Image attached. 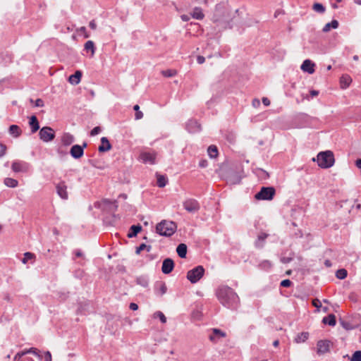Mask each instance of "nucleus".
I'll list each match as a JSON object with an SVG mask.
<instances>
[{"instance_id": "nucleus-1", "label": "nucleus", "mask_w": 361, "mask_h": 361, "mask_svg": "<svg viewBox=\"0 0 361 361\" xmlns=\"http://www.w3.org/2000/svg\"><path fill=\"white\" fill-rule=\"evenodd\" d=\"M216 296L219 302L226 307L236 310L240 303L237 293L228 286H221L216 290Z\"/></svg>"}, {"instance_id": "nucleus-2", "label": "nucleus", "mask_w": 361, "mask_h": 361, "mask_svg": "<svg viewBox=\"0 0 361 361\" xmlns=\"http://www.w3.org/2000/svg\"><path fill=\"white\" fill-rule=\"evenodd\" d=\"M212 20L219 27V31L228 27L231 28L227 3L221 2L216 5Z\"/></svg>"}, {"instance_id": "nucleus-3", "label": "nucleus", "mask_w": 361, "mask_h": 361, "mask_svg": "<svg viewBox=\"0 0 361 361\" xmlns=\"http://www.w3.org/2000/svg\"><path fill=\"white\" fill-rule=\"evenodd\" d=\"M314 161L317 160L318 166L322 169H328L331 167L335 161L334 154L331 151H325L319 152L317 159L313 158Z\"/></svg>"}, {"instance_id": "nucleus-4", "label": "nucleus", "mask_w": 361, "mask_h": 361, "mask_svg": "<svg viewBox=\"0 0 361 361\" xmlns=\"http://www.w3.org/2000/svg\"><path fill=\"white\" fill-rule=\"evenodd\" d=\"M177 226L173 221L163 220L156 226V231L161 236L170 237L176 231Z\"/></svg>"}, {"instance_id": "nucleus-5", "label": "nucleus", "mask_w": 361, "mask_h": 361, "mask_svg": "<svg viewBox=\"0 0 361 361\" xmlns=\"http://www.w3.org/2000/svg\"><path fill=\"white\" fill-rule=\"evenodd\" d=\"M204 269L202 266L199 265L195 268L189 270L187 273V279L191 283H196L198 282L204 276Z\"/></svg>"}, {"instance_id": "nucleus-6", "label": "nucleus", "mask_w": 361, "mask_h": 361, "mask_svg": "<svg viewBox=\"0 0 361 361\" xmlns=\"http://www.w3.org/2000/svg\"><path fill=\"white\" fill-rule=\"evenodd\" d=\"M275 189L273 187H262L261 190L255 194V198L258 200H271L275 195Z\"/></svg>"}, {"instance_id": "nucleus-7", "label": "nucleus", "mask_w": 361, "mask_h": 361, "mask_svg": "<svg viewBox=\"0 0 361 361\" xmlns=\"http://www.w3.org/2000/svg\"><path fill=\"white\" fill-rule=\"evenodd\" d=\"M39 139L44 142H51L56 137L55 131L49 126L42 127L39 132Z\"/></svg>"}, {"instance_id": "nucleus-8", "label": "nucleus", "mask_w": 361, "mask_h": 361, "mask_svg": "<svg viewBox=\"0 0 361 361\" xmlns=\"http://www.w3.org/2000/svg\"><path fill=\"white\" fill-rule=\"evenodd\" d=\"M12 170L16 173H25L30 169V164L24 161H14L11 165Z\"/></svg>"}, {"instance_id": "nucleus-9", "label": "nucleus", "mask_w": 361, "mask_h": 361, "mask_svg": "<svg viewBox=\"0 0 361 361\" xmlns=\"http://www.w3.org/2000/svg\"><path fill=\"white\" fill-rule=\"evenodd\" d=\"M56 187V191L57 195L62 199V200H68V193L67 191V185L64 180H61L58 183L55 185Z\"/></svg>"}, {"instance_id": "nucleus-10", "label": "nucleus", "mask_w": 361, "mask_h": 361, "mask_svg": "<svg viewBox=\"0 0 361 361\" xmlns=\"http://www.w3.org/2000/svg\"><path fill=\"white\" fill-rule=\"evenodd\" d=\"M87 147V143L84 142L82 145H74L71 147L70 154L75 159H80L84 154V149Z\"/></svg>"}, {"instance_id": "nucleus-11", "label": "nucleus", "mask_w": 361, "mask_h": 361, "mask_svg": "<svg viewBox=\"0 0 361 361\" xmlns=\"http://www.w3.org/2000/svg\"><path fill=\"white\" fill-rule=\"evenodd\" d=\"M183 207L188 212L195 213L200 209V206L196 200L188 199L183 202Z\"/></svg>"}, {"instance_id": "nucleus-12", "label": "nucleus", "mask_w": 361, "mask_h": 361, "mask_svg": "<svg viewBox=\"0 0 361 361\" xmlns=\"http://www.w3.org/2000/svg\"><path fill=\"white\" fill-rule=\"evenodd\" d=\"M140 159L144 164H154L156 153L154 152H143L140 154Z\"/></svg>"}, {"instance_id": "nucleus-13", "label": "nucleus", "mask_w": 361, "mask_h": 361, "mask_svg": "<svg viewBox=\"0 0 361 361\" xmlns=\"http://www.w3.org/2000/svg\"><path fill=\"white\" fill-rule=\"evenodd\" d=\"M185 128L190 133H196L201 130V125L197 121L190 119L186 123Z\"/></svg>"}, {"instance_id": "nucleus-14", "label": "nucleus", "mask_w": 361, "mask_h": 361, "mask_svg": "<svg viewBox=\"0 0 361 361\" xmlns=\"http://www.w3.org/2000/svg\"><path fill=\"white\" fill-rule=\"evenodd\" d=\"M174 268L173 260L171 258L164 259L161 266V271L165 274H170Z\"/></svg>"}, {"instance_id": "nucleus-15", "label": "nucleus", "mask_w": 361, "mask_h": 361, "mask_svg": "<svg viewBox=\"0 0 361 361\" xmlns=\"http://www.w3.org/2000/svg\"><path fill=\"white\" fill-rule=\"evenodd\" d=\"M314 63L312 62V61L306 59L303 61L300 68L304 72L312 74L314 72Z\"/></svg>"}, {"instance_id": "nucleus-16", "label": "nucleus", "mask_w": 361, "mask_h": 361, "mask_svg": "<svg viewBox=\"0 0 361 361\" xmlns=\"http://www.w3.org/2000/svg\"><path fill=\"white\" fill-rule=\"evenodd\" d=\"M317 352L318 353H326L329 350L330 342L328 341H319L317 342Z\"/></svg>"}, {"instance_id": "nucleus-17", "label": "nucleus", "mask_w": 361, "mask_h": 361, "mask_svg": "<svg viewBox=\"0 0 361 361\" xmlns=\"http://www.w3.org/2000/svg\"><path fill=\"white\" fill-rule=\"evenodd\" d=\"M111 149V145L110 144L109 140L106 137H102L101 138V145L98 147V151L99 152H105Z\"/></svg>"}, {"instance_id": "nucleus-18", "label": "nucleus", "mask_w": 361, "mask_h": 361, "mask_svg": "<svg viewBox=\"0 0 361 361\" xmlns=\"http://www.w3.org/2000/svg\"><path fill=\"white\" fill-rule=\"evenodd\" d=\"M29 126L32 133H36L39 129V124L36 116L32 115L29 118Z\"/></svg>"}, {"instance_id": "nucleus-19", "label": "nucleus", "mask_w": 361, "mask_h": 361, "mask_svg": "<svg viewBox=\"0 0 361 361\" xmlns=\"http://www.w3.org/2000/svg\"><path fill=\"white\" fill-rule=\"evenodd\" d=\"M166 290L167 288L165 283L159 281L155 284L154 291L157 295L162 296L166 293Z\"/></svg>"}, {"instance_id": "nucleus-20", "label": "nucleus", "mask_w": 361, "mask_h": 361, "mask_svg": "<svg viewBox=\"0 0 361 361\" xmlns=\"http://www.w3.org/2000/svg\"><path fill=\"white\" fill-rule=\"evenodd\" d=\"M75 141L73 135L69 133H64L61 137V142L64 146H69Z\"/></svg>"}, {"instance_id": "nucleus-21", "label": "nucleus", "mask_w": 361, "mask_h": 361, "mask_svg": "<svg viewBox=\"0 0 361 361\" xmlns=\"http://www.w3.org/2000/svg\"><path fill=\"white\" fill-rule=\"evenodd\" d=\"M226 336V334L218 329H214L212 334L209 335V338L212 342H216V338H223Z\"/></svg>"}, {"instance_id": "nucleus-22", "label": "nucleus", "mask_w": 361, "mask_h": 361, "mask_svg": "<svg viewBox=\"0 0 361 361\" xmlns=\"http://www.w3.org/2000/svg\"><path fill=\"white\" fill-rule=\"evenodd\" d=\"M82 72L76 71L74 74L69 76L68 82L72 85H78L80 82Z\"/></svg>"}, {"instance_id": "nucleus-23", "label": "nucleus", "mask_w": 361, "mask_h": 361, "mask_svg": "<svg viewBox=\"0 0 361 361\" xmlns=\"http://www.w3.org/2000/svg\"><path fill=\"white\" fill-rule=\"evenodd\" d=\"M187 250V245L184 243L179 244L176 247V252L180 258L186 257Z\"/></svg>"}, {"instance_id": "nucleus-24", "label": "nucleus", "mask_w": 361, "mask_h": 361, "mask_svg": "<svg viewBox=\"0 0 361 361\" xmlns=\"http://www.w3.org/2000/svg\"><path fill=\"white\" fill-rule=\"evenodd\" d=\"M142 230V226L140 224L133 225L130 228V231L128 233V237L132 238L135 237L137 233Z\"/></svg>"}, {"instance_id": "nucleus-25", "label": "nucleus", "mask_w": 361, "mask_h": 361, "mask_svg": "<svg viewBox=\"0 0 361 361\" xmlns=\"http://www.w3.org/2000/svg\"><path fill=\"white\" fill-rule=\"evenodd\" d=\"M322 323L328 324L331 326H334L336 324V316L334 314H330L322 319Z\"/></svg>"}, {"instance_id": "nucleus-26", "label": "nucleus", "mask_w": 361, "mask_h": 361, "mask_svg": "<svg viewBox=\"0 0 361 361\" xmlns=\"http://www.w3.org/2000/svg\"><path fill=\"white\" fill-rule=\"evenodd\" d=\"M8 132L12 136L18 137L21 135L22 130L18 126L11 125L9 127Z\"/></svg>"}, {"instance_id": "nucleus-27", "label": "nucleus", "mask_w": 361, "mask_h": 361, "mask_svg": "<svg viewBox=\"0 0 361 361\" xmlns=\"http://www.w3.org/2000/svg\"><path fill=\"white\" fill-rule=\"evenodd\" d=\"M22 352L23 353L25 356L27 354L32 353V354L35 355V356H37L39 360H42L43 359V356L41 355L40 351L36 348H30L29 349H25V350H22Z\"/></svg>"}, {"instance_id": "nucleus-28", "label": "nucleus", "mask_w": 361, "mask_h": 361, "mask_svg": "<svg viewBox=\"0 0 361 361\" xmlns=\"http://www.w3.org/2000/svg\"><path fill=\"white\" fill-rule=\"evenodd\" d=\"M338 25H339V23H338V20H333L331 22L326 23L324 26L322 31L324 32H328L329 31L331 30V28H333V29L338 28Z\"/></svg>"}, {"instance_id": "nucleus-29", "label": "nucleus", "mask_w": 361, "mask_h": 361, "mask_svg": "<svg viewBox=\"0 0 361 361\" xmlns=\"http://www.w3.org/2000/svg\"><path fill=\"white\" fill-rule=\"evenodd\" d=\"M191 15L193 18L197 20H202L204 17L202 10L200 7H195Z\"/></svg>"}, {"instance_id": "nucleus-30", "label": "nucleus", "mask_w": 361, "mask_h": 361, "mask_svg": "<svg viewBox=\"0 0 361 361\" xmlns=\"http://www.w3.org/2000/svg\"><path fill=\"white\" fill-rule=\"evenodd\" d=\"M268 234L262 233L257 236V239L255 241V246L257 247L262 248L264 246V240L268 237Z\"/></svg>"}, {"instance_id": "nucleus-31", "label": "nucleus", "mask_w": 361, "mask_h": 361, "mask_svg": "<svg viewBox=\"0 0 361 361\" xmlns=\"http://www.w3.org/2000/svg\"><path fill=\"white\" fill-rule=\"evenodd\" d=\"M351 81H352V79L350 78V77L349 75H342L340 79L341 87L343 89L347 88L350 85Z\"/></svg>"}, {"instance_id": "nucleus-32", "label": "nucleus", "mask_w": 361, "mask_h": 361, "mask_svg": "<svg viewBox=\"0 0 361 361\" xmlns=\"http://www.w3.org/2000/svg\"><path fill=\"white\" fill-rule=\"evenodd\" d=\"M84 51H91V55L93 56L95 52L94 43L92 40L87 41L84 45Z\"/></svg>"}, {"instance_id": "nucleus-33", "label": "nucleus", "mask_w": 361, "mask_h": 361, "mask_svg": "<svg viewBox=\"0 0 361 361\" xmlns=\"http://www.w3.org/2000/svg\"><path fill=\"white\" fill-rule=\"evenodd\" d=\"M157 184L158 187L164 188L166 185V184L168 183V178L166 176L157 174Z\"/></svg>"}, {"instance_id": "nucleus-34", "label": "nucleus", "mask_w": 361, "mask_h": 361, "mask_svg": "<svg viewBox=\"0 0 361 361\" xmlns=\"http://www.w3.org/2000/svg\"><path fill=\"white\" fill-rule=\"evenodd\" d=\"M241 178L235 172H233L228 178V180L231 184H238L240 183Z\"/></svg>"}, {"instance_id": "nucleus-35", "label": "nucleus", "mask_w": 361, "mask_h": 361, "mask_svg": "<svg viewBox=\"0 0 361 361\" xmlns=\"http://www.w3.org/2000/svg\"><path fill=\"white\" fill-rule=\"evenodd\" d=\"M207 153L209 157L212 159L217 157L219 152L216 146L213 145H210L207 149Z\"/></svg>"}, {"instance_id": "nucleus-36", "label": "nucleus", "mask_w": 361, "mask_h": 361, "mask_svg": "<svg viewBox=\"0 0 361 361\" xmlns=\"http://www.w3.org/2000/svg\"><path fill=\"white\" fill-rule=\"evenodd\" d=\"M4 183L9 188H16L18 185V182L17 180L12 178H6L4 180Z\"/></svg>"}, {"instance_id": "nucleus-37", "label": "nucleus", "mask_w": 361, "mask_h": 361, "mask_svg": "<svg viewBox=\"0 0 361 361\" xmlns=\"http://www.w3.org/2000/svg\"><path fill=\"white\" fill-rule=\"evenodd\" d=\"M309 337V334L307 332H302L300 334H298L295 338V341L296 343H302L305 342Z\"/></svg>"}, {"instance_id": "nucleus-38", "label": "nucleus", "mask_w": 361, "mask_h": 361, "mask_svg": "<svg viewBox=\"0 0 361 361\" xmlns=\"http://www.w3.org/2000/svg\"><path fill=\"white\" fill-rule=\"evenodd\" d=\"M271 266H272L271 262L267 259L262 261L258 265L259 269L266 270V271L270 269Z\"/></svg>"}, {"instance_id": "nucleus-39", "label": "nucleus", "mask_w": 361, "mask_h": 361, "mask_svg": "<svg viewBox=\"0 0 361 361\" xmlns=\"http://www.w3.org/2000/svg\"><path fill=\"white\" fill-rule=\"evenodd\" d=\"M312 9L319 13H324L325 12V7L320 3H315L313 4Z\"/></svg>"}, {"instance_id": "nucleus-40", "label": "nucleus", "mask_w": 361, "mask_h": 361, "mask_svg": "<svg viewBox=\"0 0 361 361\" xmlns=\"http://www.w3.org/2000/svg\"><path fill=\"white\" fill-rule=\"evenodd\" d=\"M348 272L347 270L345 269H338L336 272V276L338 279H344L347 277Z\"/></svg>"}, {"instance_id": "nucleus-41", "label": "nucleus", "mask_w": 361, "mask_h": 361, "mask_svg": "<svg viewBox=\"0 0 361 361\" xmlns=\"http://www.w3.org/2000/svg\"><path fill=\"white\" fill-rule=\"evenodd\" d=\"M146 250L147 252H150L152 250L151 245H147L145 243H142L139 247L136 248L135 253L140 254L142 250Z\"/></svg>"}, {"instance_id": "nucleus-42", "label": "nucleus", "mask_w": 361, "mask_h": 361, "mask_svg": "<svg viewBox=\"0 0 361 361\" xmlns=\"http://www.w3.org/2000/svg\"><path fill=\"white\" fill-rule=\"evenodd\" d=\"M162 75L166 78H171L176 75V71L173 69H167L161 71Z\"/></svg>"}, {"instance_id": "nucleus-43", "label": "nucleus", "mask_w": 361, "mask_h": 361, "mask_svg": "<svg viewBox=\"0 0 361 361\" xmlns=\"http://www.w3.org/2000/svg\"><path fill=\"white\" fill-rule=\"evenodd\" d=\"M35 258V255L32 252H27L24 254V257L22 259V262L26 264L30 259Z\"/></svg>"}, {"instance_id": "nucleus-44", "label": "nucleus", "mask_w": 361, "mask_h": 361, "mask_svg": "<svg viewBox=\"0 0 361 361\" xmlns=\"http://www.w3.org/2000/svg\"><path fill=\"white\" fill-rule=\"evenodd\" d=\"M350 361H361V350L355 351L350 357Z\"/></svg>"}, {"instance_id": "nucleus-45", "label": "nucleus", "mask_w": 361, "mask_h": 361, "mask_svg": "<svg viewBox=\"0 0 361 361\" xmlns=\"http://www.w3.org/2000/svg\"><path fill=\"white\" fill-rule=\"evenodd\" d=\"M137 283L142 287H147L149 284L148 280L144 277L137 278Z\"/></svg>"}, {"instance_id": "nucleus-46", "label": "nucleus", "mask_w": 361, "mask_h": 361, "mask_svg": "<svg viewBox=\"0 0 361 361\" xmlns=\"http://www.w3.org/2000/svg\"><path fill=\"white\" fill-rule=\"evenodd\" d=\"M340 322H341V324L342 327L344 328L346 330H351V329H354V327L348 322L341 320Z\"/></svg>"}, {"instance_id": "nucleus-47", "label": "nucleus", "mask_w": 361, "mask_h": 361, "mask_svg": "<svg viewBox=\"0 0 361 361\" xmlns=\"http://www.w3.org/2000/svg\"><path fill=\"white\" fill-rule=\"evenodd\" d=\"M154 314L159 318L161 323L164 324L166 322V317L161 312L157 311Z\"/></svg>"}, {"instance_id": "nucleus-48", "label": "nucleus", "mask_w": 361, "mask_h": 361, "mask_svg": "<svg viewBox=\"0 0 361 361\" xmlns=\"http://www.w3.org/2000/svg\"><path fill=\"white\" fill-rule=\"evenodd\" d=\"M292 281L289 279H284L281 281L280 285L282 287H290L292 285Z\"/></svg>"}, {"instance_id": "nucleus-49", "label": "nucleus", "mask_w": 361, "mask_h": 361, "mask_svg": "<svg viewBox=\"0 0 361 361\" xmlns=\"http://www.w3.org/2000/svg\"><path fill=\"white\" fill-rule=\"evenodd\" d=\"M25 355L22 350L19 351L13 357V361H20V360L23 359L22 357H23Z\"/></svg>"}, {"instance_id": "nucleus-50", "label": "nucleus", "mask_w": 361, "mask_h": 361, "mask_svg": "<svg viewBox=\"0 0 361 361\" xmlns=\"http://www.w3.org/2000/svg\"><path fill=\"white\" fill-rule=\"evenodd\" d=\"M101 128L99 126L94 127L91 131H90V135L91 136H95L98 135L101 132Z\"/></svg>"}, {"instance_id": "nucleus-51", "label": "nucleus", "mask_w": 361, "mask_h": 361, "mask_svg": "<svg viewBox=\"0 0 361 361\" xmlns=\"http://www.w3.org/2000/svg\"><path fill=\"white\" fill-rule=\"evenodd\" d=\"M6 151V146L4 144L0 143V158L5 155Z\"/></svg>"}, {"instance_id": "nucleus-52", "label": "nucleus", "mask_w": 361, "mask_h": 361, "mask_svg": "<svg viewBox=\"0 0 361 361\" xmlns=\"http://www.w3.org/2000/svg\"><path fill=\"white\" fill-rule=\"evenodd\" d=\"M44 361H51V355L49 351H46L44 353Z\"/></svg>"}, {"instance_id": "nucleus-53", "label": "nucleus", "mask_w": 361, "mask_h": 361, "mask_svg": "<svg viewBox=\"0 0 361 361\" xmlns=\"http://www.w3.org/2000/svg\"><path fill=\"white\" fill-rule=\"evenodd\" d=\"M44 105V101L42 99H37L35 100V106L37 107H42Z\"/></svg>"}, {"instance_id": "nucleus-54", "label": "nucleus", "mask_w": 361, "mask_h": 361, "mask_svg": "<svg viewBox=\"0 0 361 361\" xmlns=\"http://www.w3.org/2000/svg\"><path fill=\"white\" fill-rule=\"evenodd\" d=\"M208 166V161L206 159H202L199 162V166L201 168H205Z\"/></svg>"}, {"instance_id": "nucleus-55", "label": "nucleus", "mask_w": 361, "mask_h": 361, "mask_svg": "<svg viewBox=\"0 0 361 361\" xmlns=\"http://www.w3.org/2000/svg\"><path fill=\"white\" fill-rule=\"evenodd\" d=\"M312 305L317 309L322 307V303L319 299H315L312 301Z\"/></svg>"}, {"instance_id": "nucleus-56", "label": "nucleus", "mask_w": 361, "mask_h": 361, "mask_svg": "<svg viewBox=\"0 0 361 361\" xmlns=\"http://www.w3.org/2000/svg\"><path fill=\"white\" fill-rule=\"evenodd\" d=\"M106 204H113L114 205V210H116L117 207H118V205H117V202L116 201L114 202H111V200H105L104 201Z\"/></svg>"}, {"instance_id": "nucleus-57", "label": "nucleus", "mask_w": 361, "mask_h": 361, "mask_svg": "<svg viewBox=\"0 0 361 361\" xmlns=\"http://www.w3.org/2000/svg\"><path fill=\"white\" fill-rule=\"evenodd\" d=\"M205 61V58L202 56H198L197 57V62L199 64H202Z\"/></svg>"}, {"instance_id": "nucleus-58", "label": "nucleus", "mask_w": 361, "mask_h": 361, "mask_svg": "<svg viewBox=\"0 0 361 361\" xmlns=\"http://www.w3.org/2000/svg\"><path fill=\"white\" fill-rule=\"evenodd\" d=\"M135 116L136 120H139L143 117V114L142 111H139L135 112Z\"/></svg>"}, {"instance_id": "nucleus-59", "label": "nucleus", "mask_w": 361, "mask_h": 361, "mask_svg": "<svg viewBox=\"0 0 361 361\" xmlns=\"http://www.w3.org/2000/svg\"><path fill=\"white\" fill-rule=\"evenodd\" d=\"M89 26L92 30H95L97 28V24L94 20H92L90 22Z\"/></svg>"}, {"instance_id": "nucleus-60", "label": "nucleus", "mask_w": 361, "mask_h": 361, "mask_svg": "<svg viewBox=\"0 0 361 361\" xmlns=\"http://www.w3.org/2000/svg\"><path fill=\"white\" fill-rule=\"evenodd\" d=\"M262 103L264 106H268L270 105V100L267 97H263Z\"/></svg>"}, {"instance_id": "nucleus-61", "label": "nucleus", "mask_w": 361, "mask_h": 361, "mask_svg": "<svg viewBox=\"0 0 361 361\" xmlns=\"http://www.w3.org/2000/svg\"><path fill=\"white\" fill-rule=\"evenodd\" d=\"M129 307L130 310L135 311V310H137L138 309V305L136 304V303H134V302H131L129 305Z\"/></svg>"}, {"instance_id": "nucleus-62", "label": "nucleus", "mask_w": 361, "mask_h": 361, "mask_svg": "<svg viewBox=\"0 0 361 361\" xmlns=\"http://www.w3.org/2000/svg\"><path fill=\"white\" fill-rule=\"evenodd\" d=\"M291 258L289 257H283L281 259V262L283 264L289 263L291 261Z\"/></svg>"}, {"instance_id": "nucleus-63", "label": "nucleus", "mask_w": 361, "mask_h": 361, "mask_svg": "<svg viewBox=\"0 0 361 361\" xmlns=\"http://www.w3.org/2000/svg\"><path fill=\"white\" fill-rule=\"evenodd\" d=\"M180 18H181L182 20L184 21V22L188 21L190 20V18L189 16L185 15V14L182 15L180 16Z\"/></svg>"}, {"instance_id": "nucleus-64", "label": "nucleus", "mask_w": 361, "mask_h": 361, "mask_svg": "<svg viewBox=\"0 0 361 361\" xmlns=\"http://www.w3.org/2000/svg\"><path fill=\"white\" fill-rule=\"evenodd\" d=\"M75 257H81L83 256V254H82V251L80 250H75Z\"/></svg>"}]
</instances>
